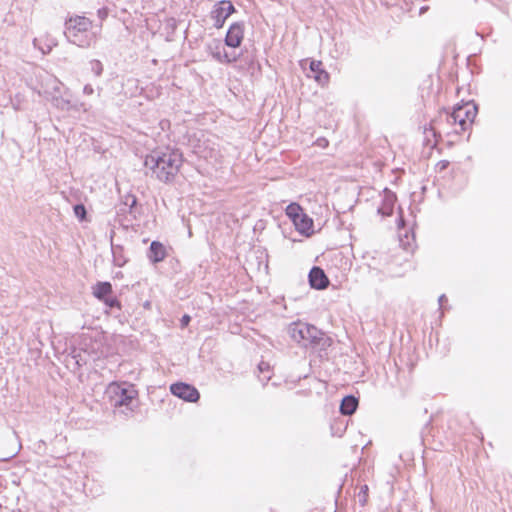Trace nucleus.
Returning a JSON list of instances; mask_svg holds the SVG:
<instances>
[{
  "label": "nucleus",
  "mask_w": 512,
  "mask_h": 512,
  "mask_svg": "<svg viewBox=\"0 0 512 512\" xmlns=\"http://www.w3.org/2000/svg\"><path fill=\"white\" fill-rule=\"evenodd\" d=\"M235 12V8L230 1L222 0L217 2L211 10L210 16L214 21V27L220 29L223 27L227 18Z\"/></svg>",
  "instance_id": "nucleus-6"
},
{
  "label": "nucleus",
  "mask_w": 512,
  "mask_h": 512,
  "mask_svg": "<svg viewBox=\"0 0 512 512\" xmlns=\"http://www.w3.org/2000/svg\"><path fill=\"white\" fill-rule=\"evenodd\" d=\"M182 154L175 149L155 150L146 156L144 165L160 181L171 182L182 165Z\"/></svg>",
  "instance_id": "nucleus-1"
},
{
  "label": "nucleus",
  "mask_w": 512,
  "mask_h": 512,
  "mask_svg": "<svg viewBox=\"0 0 512 512\" xmlns=\"http://www.w3.org/2000/svg\"><path fill=\"white\" fill-rule=\"evenodd\" d=\"M302 212L301 207L297 204H291L287 207V215L294 221L296 215H300Z\"/></svg>",
  "instance_id": "nucleus-18"
},
{
  "label": "nucleus",
  "mask_w": 512,
  "mask_h": 512,
  "mask_svg": "<svg viewBox=\"0 0 512 512\" xmlns=\"http://www.w3.org/2000/svg\"><path fill=\"white\" fill-rule=\"evenodd\" d=\"M309 68L310 73L307 74L308 77H313L315 81L322 86L329 82V74L322 68L321 61L312 60Z\"/></svg>",
  "instance_id": "nucleus-11"
},
{
  "label": "nucleus",
  "mask_w": 512,
  "mask_h": 512,
  "mask_svg": "<svg viewBox=\"0 0 512 512\" xmlns=\"http://www.w3.org/2000/svg\"><path fill=\"white\" fill-rule=\"evenodd\" d=\"M288 333L295 342L304 347L319 346L325 340L324 334L319 329L313 325L302 322L290 324Z\"/></svg>",
  "instance_id": "nucleus-3"
},
{
  "label": "nucleus",
  "mask_w": 512,
  "mask_h": 512,
  "mask_svg": "<svg viewBox=\"0 0 512 512\" xmlns=\"http://www.w3.org/2000/svg\"><path fill=\"white\" fill-rule=\"evenodd\" d=\"M122 253V247L112 245L113 262L118 267H122L127 261Z\"/></svg>",
  "instance_id": "nucleus-17"
},
{
  "label": "nucleus",
  "mask_w": 512,
  "mask_h": 512,
  "mask_svg": "<svg viewBox=\"0 0 512 512\" xmlns=\"http://www.w3.org/2000/svg\"><path fill=\"white\" fill-rule=\"evenodd\" d=\"M244 36V25L242 23H233L225 37L226 45L236 48L239 47Z\"/></svg>",
  "instance_id": "nucleus-9"
},
{
  "label": "nucleus",
  "mask_w": 512,
  "mask_h": 512,
  "mask_svg": "<svg viewBox=\"0 0 512 512\" xmlns=\"http://www.w3.org/2000/svg\"><path fill=\"white\" fill-rule=\"evenodd\" d=\"M427 10H428V7H427V6L421 7V8H420V15H422L423 13H425Z\"/></svg>",
  "instance_id": "nucleus-27"
},
{
  "label": "nucleus",
  "mask_w": 512,
  "mask_h": 512,
  "mask_svg": "<svg viewBox=\"0 0 512 512\" xmlns=\"http://www.w3.org/2000/svg\"><path fill=\"white\" fill-rule=\"evenodd\" d=\"M114 407H126L127 410H133V401L137 396L135 387L128 383H111L106 391Z\"/></svg>",
  "instance_id": "nucleus-4"
},
{
  "label": "nucleus",
  "mask_w": 512,
  "mask_h": 512,
  "mask_svg": "<svg viewBox=\"0 0 512 512\" xmlns=\"http://www.w3.org/2000/svg\"><path fill=\"white\" fill-rule=\"evenodd\" d=\"M74 213L77 218H79L80 220H83L86 215V209H85L84 205H82V204L75 205Z\"/></svg>",
  "instance_id": "nucleus-20"
},
{
  "label": "nucleus",
  "mask_w": 512,
  "mask_h": 512,
  "mask_svg": "<svg viewBox=\"0 0 512 512\" xmlns=\"http://www.w3.org/2000/svg\"><path fill=\"white\" fill-rule=\"evenodd\" d=\"M63 85L60 87H52L50 90H38L40 95H44L47 99H50L53 104L62 110H69L72 104L69 99L62 95Z\"/></svg>",
  "instance_id": "nucleus-8"
},
{
  "label": "nucleus",
  "mask_w": 512,
  "mask_h": 512,
  "mask_svg": "<svg viewBox=\"0 0 512 512\" xmlns=\"http://www.w3.org/2000/svg\"><path fill=\"white\" fill-rule=\"evenodd\" d=\"M91 70L96 76H100L103 72V65L99 60H92L90 62Z\"/></svg>",
  "instance_id": "nucleus-19"
},
{
  "label": "nucleus",
  "mask_w": 512,
  "mask_h": 512,
  "mask_svg": "<svg viewBox=\"0 0 512 512\" xmlns=\"http://www.w3.org/2000/svg\"><path fill=\"white\" fill-rule=\"evenodd\" d=\"M476 115V105L472 102H466L462 105H457L452 113L447 114V121L452 125L459 126V129H455L456 133H462L473 123Z\"/></svg>",
  "instance_id": "nucleus-5"
},
{
  "label": "nucleus",
  "mask_w": 512,
  "mask_h": 512,
  "mask_svg": "<svg viewBox=\"0 0 512 512\" xmlns=\"http://www.w3.org/2000/svg\"><path fill=\"white\" fill-rule=\"evenodd\" d=\"M444 301H446V296H445V295H441V296L439 297V304H440V306H442V305H443V302H444Z\"/></svg>",
  "instance_id": "nucleus-26"
},
{
  "label": "nucleus",
  "mask_w": 512,
  "mask_h": 512,
  "mask_svg": "<svg viewBox=\"0 0 512 512\" xmlns=\"http://www.w3.org/2000/svg\"><path fill=\"white\" fill-rule=\"evenodd\" d=\"M92 29V21L85 16H72L65 22L64 34L68 41L79 46L89 47L96 38Z\"/></svg>",
  "instance_id": "nucleus-2"
},
{
  "label": "nucleus",
  "mask_w": 512,
  "mask_h": 512,
  "mask_svg": "<svg viewBox=\"0 0 512 512\" xmlns=\"http://www.w3.org/2000/svg\"><path fill=\"white\" fill-rule=\"evenodd\" d=\"M56 45V41L54 38H50L49 39V44L47 45V50H45L43 47H39L40 51L42 54H45L47 52H49L52 48V46H55Z\"/></svg>",
  "instance_id": "nucleus-22"
},
{
  "label": "nucleus",
  "mask_w": 512,
  "mask_h": 512,
  "mask_svg": "<svg viewBox=\"0 0 512 512\" xmlns=\"http://www.w3.org/2000/svg\"><path fill=\"white\" fill-rule=\"evenodd\" d=\"M170 391L173 395L188 402H196L200 397L195 387L183 382L172 384Z\"/></svg>",
  "instance_id": "nucleus-7"
},
{
  "label": "nucleus",
  "mask_w": 512,
  "mask_h": 512,
  "mask_svg": "<svg viewBox=\"0 0 512 512\" xmlns=\"http://www.w3.org/2000/svg\"><path fill=\"white\" fill-rule=\"evenodd\" d=\"M293 223L296 227V230L301 234L309 235L312 232L313 220L304 213L296 215Z\"/></svg>",
  "instance_id": "nucleus-13"
},
{
  "label": "nucleus",
  "mask_w": 512,
  "mask_h": 512,
  "mask_svg": "<svg viewBox=\"0 0 512 512\" xmlns=\"http://www.w3.org/2000/svg\"><path fill=\"white\" fill-rule=\"evenodd\" d=\"M130 199H131V205L130 206L133 207L136 204V198L131 196Z\"/></svg>",
  "instance_id": "nucleus-28"
},
{
  "label": "nucleus",
  "mask_w": 512,
  "mask_h": 512,
  "mask_svg": "<svg viewBox=\"0 0 512 512\" xmlns=\"http://www.w3.org/2000/svg\"><path fill=\"white\" fill-rule=\"evenodd\" d=\"M147 256L153 263L161 262L166 257V249L162 243L153 241L150 245Z\"/></svg>",
  "instance_id": "nucleus-14"
},
{
  "label": "nucleus",
  "mask_w": 512,
  "mask_h": 512,
  "mask_svg": "<svg viewBox=\"0 0 512 512\" xmlns=\"http://www.w3.org/2000/svg\"><path fill=\"white\" fill-rule=\"evenodd\" d=\"M41 77V87L39 90H50L52 87H60L62 83L53 75L45 74L44 77Z\"/></svg>",
  "instance_id": "nucleus-16"
},
{
  "label": "nucleus",
  "mask_w": 512,
  "mask_h": 512,
  "mask_svg": "<svg viewBox=\"0 0 512 512\" xmlns=\"http://www.w3.org/2000/svg\"><path fill=\"white\" fill-rule=\"evenodd\" d=\"M94 93V88L92 87L91 84H86L84 87H83V94L84 95H87V96H90Z\"/></svg>",
  "instance_id": "nucleus-23"
},
{
  "label": "nucleus",
  "mask_w": 512,
  "mask_h": 512,
  "mask_svg": "<svg viewBox=\"0 0 512 512\" xmlns=\"http://www.w3.org/2000/svg\"><path fill=\"white\" fill-rule=\"evenodd\" d=\"M269 364L266 363V362H260L259 365H258V369L260 372H265V371H268L269 370Z\"/></svg>",
  "instance_id": "nucleus-24"
},
{
  "label": "nucleus",
  "mask_w": 512,
  "mask_h": 512,
  "mask_svg": "<svg viewBox=\"0 0 512 512\" xmlns=\"http://www.w3.org/2000/svg\"><path fill=\"white\" fill-rule=\"evenodd\" d=\"M189 322H190V316L184 315L181 319V326L185 327L189 324Z\"/></svg>",
  "instance_id": "nucleus-25"
},
{
  "label": "nucleus",
  "mask_w": 512,
  "mask_h": 512,
  "mask_svg": "<svg viewBox=\"0 0 512 512\" xmlns=\"http://www.w3.org/2000/svg\"><path fill=\"white\" fill-rule=\"evenodd\" d=\"M112 293V286L109 282H99L94 287L93 294L95 297H97L100 300L105 301L106 304H108L110 307L114 306L115 300L114 299H108L107 296H109Z\"/></svg>",
  "instance_id": "nucleus-12"
},
{
  "label": "nucleus",
  "mask_w": 512,
  "mask_h": 512,
  "mask_svg": "<svg viewBox=\"0 0 512 512\" xmlns=\"http://www.w3.org/2000/svg\"><path fill=\"white\" fill-rule=\"evenodd\" d=\"M309 283L312 288L322 290L328 286L329 280L324 271L315 266L309 272Z\"/></svg>",
  "instance_id": "nucleus-10"
},
{
  "label": "nucleus",
  "mask_w": 512,
  "mask_h": 512,
  "mask_svg": "<svg viewBox=\"0 0 512 512\" xmlns=\"http://www.w3.org/2000/svg\"><path fill=\"white\" fill-rule=\"evenodd\" d=\"M80 108H82L84 111H87V108L85 107L84 103H80V105L77 109L79 110Z\"/></svg>",
  "instance_id": "nucleus-29"
},
{
  "label": "nucleus",
  "mask_w": 512,
  "mask_h": 512,
  "mask_svg": "<svg viewBox=\"0 0 512 512\" xmlns=\"http://www.w3.org/2000/svg\"><path fill=\"white\" fill-rule=\"evenodd\" d=\"M358 406V400L354 396H346L340 405V412L343 415H352Z\"/></svg>",
  "instance_id": "nucleus-15"
},
{
  "label": "nucleus",
  "mask_w": 512,
  "mask_h": 512,
  "mask_svg": "<svg viewBox=\"0 0 512 512\" xmlns=\"http://www.w3.org/2000/svg\"><path fill=\"white\" fill-rule=\"evenodd\" d=\"M213 57L216 58L220 62H231L232 59L228 58L227 53H221L220 51L214 52Z\"/></svg>",
  "instance_id": "nucleus-21"
}]
</instances>
